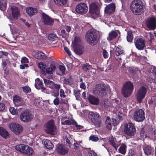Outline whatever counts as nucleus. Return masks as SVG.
<instances>
[{"label":"nucleus","mask_w":156,"mask_h":156,"mask_svg":"<svg viewBox=\"0 0 156 156\" xmlns=\"http://www.w3.org/2000/svg\"><path fill=\"white\" fill-rule=\"evenodd\" d=\"M85 38L90 44L94 45L97 44L99 40V33L94 29L90 30L87 32Z\"/></svg>","instance_id":"obj_1"},{"label":"nucleus","mask_w":156,"mask_h":156,"mask_svg":"<svg viewBox=\"0 0 156 156\" xmlns=\"http://www.w3.org/2000/svg\"><path fill=\"white\" fill-rule=\"evenodd\" d=\"M130 9L133 13L136 15L141 14L144 11V6L141 1L134 0L131 4Z\"/></svg>","instance_id":"obj_2"},{"label":"nucleus","mask_w":156,"mask_h":156,"mask_svg":"<svg viewBox=\"0 0 156 156\" xmlns=\"http://www.w3.org/2000/svg\"><path fill=\"white\" fill-rule=\"evenodd\" d=\"M44 130L46 133L50 135H54L57 134V129L53 120H50L45 123Z\"/></svg>","instance_id":"obj_3"},{"label":"nucleus","mask_w":156,"mask_h":156,"mask_svg":"<svg viewBox=\"0 0 156 156\" xmlns=\"http://www.w3.org/2000/svg\"><path fill=\"white\" fill-rule=\"evenodd\" d=\"M73 47L75 53L79 55L82 54L83 52V47L80 37H76L73 42Z\"/></svg>","instance_id":"obj_4"},{"label":"nucleus","mask_w":156,"mask_h":156,"mask_svg":"<svg viewBox=\"0 0 156 156\" xmlns=\"http://www.w3.org/2000/svg\"><path fill=\"white\" fill-rule=\"evenodd\" d=\"M133 89V86L131 82H126L123 84L122 89V94L125 97H128L132 94Z\"/></svg>","instance_id":"obj_5"},{"label":"nucleus","mask_w":156,"mask_h":156,"mask_svg":"<svg viewBox=\"0 0 156 156\" xmlns=\"http://www.w3.org/2000/svg\"><path fill=\"white\" fill-rule=\"evenodd\" d=\"M106 87L105 84H97L93 90V93L95 95L101 96L106 93Z\"/></svg>","instance_id":"obj_6"},{"label":"nucleus","mask_w":156,"mask_h":156,"mask_svg":"<svg viewBox=\"0 0 156 156\" xmlns=\"http://www.w3.org/2000/svg\"><path fill=\"white\" fill-rule=\"evenodd\" d=\"M136 131L135 126L132 123L129 122L125 124L124 132L127 135L130 136H134Z\"/></svg>","instance_id":"obj_7"},{"label":"nucleus","mask_w":156,"mask_h":156,"mask_svg":"<svg viewBox=\"0 0 156 156\" xmlns=\"http://www.w3.org/2000/svg\"><path fill=\"white\" fill-rule=\"evenodd\" d=\"M88 116L92 122L94 123L96 126H100L101 121L100 117L98 114L90 112H89Z\"/></svg>","instance_id":"obj_8"},{"label":"nucleus","mask_w":156,"mask_h":156,"mask_svg":"<svg viewBox=\"0 0 156 156\" xmlns=\"http://www.w3.org/2000/svg\"><path fill=\"white\" fill-rule=\"evenodd\" d=\"M8 126L10 129L16 135L21 133L23 129V128L22 126L15 122L10 123L9 125Z\"/></svg>","instance_id":"obj_9"},{"label":"nucleus","mask_w":156,"mask_h":156,"mask_svg":"<svg viewBox=\"0 0 156 156\" xmlns=\"http://www.w3.org/2000/svg\"><path fill=\"white\" fill-rule=\"evenodd\" d=\"M33 117L30 112L26 110L22 112L20 115V120L23 122H28L31 121Z\"/></svg>","instance_id":"obj_10"},{"label":"nucleus","mask_w":156,"mask_h":156,"mask_svg":"<svg viewBox=\"0 0 156 156\" xmlns=\"http://www.w3.org/2000/svg\"><path fill=\"white\" fill-rule=\"evenodd\" d=\"M145 113L143 110L138 109L134 113V119L135 121L138 122L142 121L145 118Z\"/></svg>","instance_id":"obj_11"},{"label":"nucleus","mask_w":156,"mask_h":156,"mask_svg":"<svg viewBox=\"0 0 156 156\" xmlns=\"http://www.w3.org/2000/svg\"><path fill=\"white\" fill-rule=\"evenodd\" d=\"M147 91V88L142 86L140 87L137 92L136 95V98L139 102H140L145 97Z\"/></svg>","instance_id":"obj_12"},{"label":"nucleus","mask_w":156,"mask_h":156,"mask_svg":"<svg viewBox=\"0 0 156 156\" xmlns=\"http://www.w3.org/2000/svg\"><path fill=\"white\" fill-rule=\"evenodd\" d=\"M90 12L93 17H98L100 14V8L96 4L92 3L90 6Z\"/></svg>","instance_id":"obj_13"},{"label":"nucleus","mask_w":156,"mask_h":156,"mask_svg":"<svg viewBox=\"0 0 156 156\" xmlns=\"http://www.w3.org/2000/svg\"><path fill=\"white\" fill-rule=\"evenodd\" d=\"M88 7L87 5L83 3H81L78 4L76 6V12L80 14H84L88 11Z\"/></svg>","instance_id":"obj_14"},{"label":"nucleus","mask_w":156,"mask_h":156,"mask_svg":"<svg viewBox=\"0 0 156 156\" xmlns=\"http://www.w3.org/2000/svg\"><path fill=\"white\" fill-rule=\"evenodd\" d=\"M41 20L42 23L45 25H51L54 22L52 18L44 13H42Z\"/></svg>","instance_id":"obj_15"},{"label":"nucleus","mask_w":156,"mask_h":156,"mask_svg":"<svg viewBox=\"0 0 156 156\" xmlns=\"http://www.w3.org/2000/svg\"><path fill=\"white\" fill-rule=\"evenodd\" d=\"M147 26L150 30H154L156 28V20L154 17L148 19L146 22Z\"/></svg>","instance_id":"obj_16"},{"label":"nucleus","mask_w":156,"mask_h":156,"mask_svg":"<svg viewBox=\"0 0 156 156\" xmlns=\"http://www.w3.org/2000/svg\"><path fill=\"white\" fill-rule=\"evenodd\" d=\"M136 48L139 50H143L145 47L144 40L142 38H138L134 43Z\"/></svg>","instance_id":"obj_17"},{"label":"nucleus","mask_w":156,"mask_h":156,"mask_svg":"<svg viewBox=\"0 0 156 156\" xmlns=\"http://www.w3.org/2000/svg\"><path fill=\"white\" fill-rule=\"evenodd\" d=\"M56 150L58 153L62 155L66 154L69 151L68 148L62 144H58Z\"/></svg>","instance_id":"obj_18"},{"label":"nucleus","mask_w":156,"mask_h":156,"mask_svg":"<svg viewBox=\"0 0 156 156\" xmlns=\"http://www.w3.org/2000/svg\"><path fill=\"white\" fill-rule=\"evenodd\" d=\"M32 54L34 57L37 59H44L48 58L44 53L39 51H34L33 52Z\"/></svg>","instance_id":"obj_19"},{"label":"nucleus","mask_w":156,"mask_h":156,"mask_svg":"<svg viewBox=\"0 0 156 156\" xmlns=\"http://www.w3.org/2000/svg\"><path fill=\"white\" fill-rule=\"evenodd\" d=\"M13 101L15 105L16 106H21L25 104L24 101L18 96H14L13 98Z\"/></svg>","instance_id":"obj_20"},{"label":"nucleus","mask_w":156,"mask_h":156,"mask_svg":"<svg viewBox=\"0 0 156 156\" xmlns=\"http://www.w3.org/2000/svg\"><path fill=\"white\" fill-rule=\"evenodd\" d=\"M89 102L91 104L98 105L99 103V100L97 98L91 95H89L88 97Z\"/></svg>","instance_id":"obj_21"},{"label":"nucleus","mask_w":156,"mask_h":156,"mask_svg":"<svg viewBox=\"0 0 156 156\" xmlns=\"http://www.w3.org/2000/svg\"><path fill=\"white\" fill-rule=\"evenodd\" d=\"M115 9V5L114 3H112L106 7L105 12L107 14H110L114 12Z\"/></svg>","instance_id":"obj_22"},{"label":"nucleus","mask_w":156,"mask_h":156,"mask_svg":"<svg viewBox=\"0 0 156 156\" xmlns=\"http://www.w3.org/2000/svg\"><path fill=\"white\" fill-rule=\"evenodd\" d=\"M118 31L115 30H112L109 33L108 36L107 37V40L110 41L115 38L118 35Z\"/></svg>","instance_id":"obj_23"},{"label":"nucleus","mask_w":156,"mask_h":156,"mask_svg":"<svg viewBox=\"0 0 156 156\" xmlns=\"http://www.w3.org/2000/svg\"><path fill=\"white\" fill-rule=\"evenodd\" d=\"M12 14L14 18H17L19 15L20 12L17 8L14 6L11 7Z\"/></svg>","instance_id":"obj_24"},{"label":"nucleus","mask_w":156,"mask_h":156,"mask_svg":"<svg viewBox=\"0 0 156 156\" xmlns=\"http://www.w3.org/2000/svg\"><path fill=\"white\" fill-rule=\"evenodd\" d=\"M26 11L29 16H31L37 13V9L36 8L28 7L26 9Z\"/></svg>","instance_id":"obj_25"},{"label":"nucleus","mask_w":156,"mask_h":156,"mask_svg":"<svg viewBox=\"0 0 156 156\" xmlns=\"http://www.w3.org/2000/svg\"><path fill=\"white\" fill-rule=\"evenodd\" d=\"M23 153L30 155H32L33 153V150L28 145H25Z\"/></svg>","instance_id":"obj_26"},{"label":"nucleus","mask_w":156,"mask_h":156,"mask_svg":"<svg viewBox=\"0 0 156 156\" xmlns=\"http://www.w3.org/2000/svg\"><path fill=\"white\" fill-rule=\"evenodd\" d=\"M35 85L38 89H41L42 90H45V88L43 86L42 82L38 78L36 79Z\"/></svg>","instance_id":"obj_27"},{"label":"nucleus","mask_w":156,"mask_h":156,"mask_svg":"<svg viewBox=\"0 0 156 156\" xmlns=\"http://www.w3.org/2000/svg\"><path fill=\"white\" fill-rule=\"evenodd\" d=\"M9 133L5 129L2 127H0V135L3 137L6 138L9 136Z\"/></svg>","instance_id":"obj_28"},{"label":"nucleus","mask_w":156,"mask_h":156,"mask_svg":"<svg viewBox=\"0 0 156 156\" xmlns=\"http://www.w3.org/2000/svg\"><path fill=\"white\" fill-rule=\"evenodd\" d=\"M109 143L116 150H117V148L118 147V144L115 138L113 137V136H112L109 138Z\"/></svg>","instance_id":"obj_29"},{"label":"nucleus","mask_w":156,"mask_h":156,"mask_svg":"<svg viewBox=\"0 0 156 156\" xmlns=\"http://www.w3.org/2000/svg\"><path fill=\"white\" fill-rule=\"evenodd\" d=\"M7 3V0H0V9L2 11L5 10Z\"/></svg>","instance_id":"obj_30"},{"label":"nucleus","mask_w":156,"mask_h":156,"mask_svg":"<svg viewBox=\"0 0 156 156\" xmlns=\"http://www.w3.org/2000/svg\"><path fill=\"white\" fill-rule=\"evenodd\" d=\"M44 146L48 149H51L54 147L53 144L48 140H45L44 142Z\"/></svg>","instance_id":"obj_31"},{"label":"nucleus","mask_w":156,"mask_h":156,"mask_svg":"<svg viewBox=\"0 0 156 156\" xmlns=\"http://www.w3.org/2000/svg\"><path fill=\"white\" fill-rule=\"evenodd\" d=\"M143 150L145 154L148 155L151 154L152 148L150 146H147L144 147Z\"/></svg>","instance_id":"obj_32"},{"label":"nucleus","mask_w":156,"mask_h":156,"mask_svg":"<svg viewBox=\"0 0 156 156\" xmlns=\"http://www.w3.org/2000/svg\"><path fill=\"white\" fill-rule=\"evenodd\" d=\"M48 87L51 89L55 88L57 90H58L60 88L61 86L59 84L55 83L54 82L52 81V82H51V83H50V85H49Z\"/></svg>","instance_id":"obj_33"},{"label":"nucleus","mask_w":156,"mask_h":156,"mask_svg":"<svg viewBox=\"0 0 156 156\" xmlns=\"http://www.w3.org/2000/svg\"><path fill=\"white\" fill-rule=\"evenodd\" d=\"M54 1L57 5L62 6L66 3L67 0H54Z\"/></svg>","instance_id":"obj_34"},{"label":"nucleus","mask_w":156,"mask_h":156,"mask_svg":"<svg viewBox=\"0 0 156 156\" xmlns=\"http://www.w3.org/2000/svg\"><path fill=\"white\" fill-rule=\"evenodd\" d=\"M126 146L125 145L122 144L121 145L118 150L119 152L123 154H124L126 153Z\"/></svg>","instance_id":"obj_35"},{"label":"nucleus","mask_w":156,"mask_h":156,"mask_svg":"<svg viewBox=\"0 0 156 156\" xmlns=\"http://www.w3.org/2000/svg\"><path fill=\"white\" fill-rule=\"evenodd\" d=\"M55 69V66L53 65L50 66V67L47 69L45 70L46 73L50 74H52L53 72Z\"/></svg>","instance_id":"obj_36"},{"label":"nucleus","mask_w":156,"mask_h":156,"mask_svg":"<svg viewBox=\"0 0 156 156\" xmlns=\"http://www.w3.org/2000/svg\"><path fill=\"white\" fill-rule=\"evenodd\" d=\"M25 145L23 144L17 145L15 147V149L16 150L23 153Z\"/></svg>","instance_id":"obj_37"},{"label":"nucleus","mask_w":156,"mask_h":156,"mask_svg":"<svg viewBox=\"0 0 156 156\" xmlns=\"http://www.w3.org/2000/svg\"><path fill=\"white\" fill-rule=\"evenodd\" d=\"M105 123L107 128L109 129H111L112 128L111 121L109 119V117H107L105 121Z\"/></svg>","instance_id":"obj_38"},{"label":"nucleus","mask_w":156,"mask_h":156,"mask_svg":"<svg viewBox=\"0 0 156 156\" xmlns=\"http://www.w3.org/2000/svg\"><path fill=\"white\" fill-rule=\"evenodd\" d=\"M38 67L42 70L44 72L46 67L45 64L42 62H41L38 63Z\"/></svg>","instance_id":"obj_39"},{"label":"nucleus","mask_w":156,"mask_h":156,"mask_svg":"<svg viewBox=\"0 0 156 156\" xmlns=\"http://www.w3.org/2000/svg\"><path fill=\"white\" fill-rule=\"evenodd\" d=\"M133 36L131 31H129L127 33V39L128 42H131L133 39Z\"/></svg>","instance_id":"obj_40"},{"label":"nucleus","mask_w":156,"mask_h":156,"mask_svg":"<svg viewBox=\"0 0 156 156\" xmlns=\"http://www.w3.org/2000/svg\"><path fill=\"white\" fill-rule=\"evenodd\" d=\"M123 51L120 46L116 48L115 53L116 55L119 56L123 53Z\"/></svg>","instance_id":"obj_41"},{"label":"nucleus","mask_w":156,"mask_h":156,"mask_svg":"<svg viewBox=\"0 0 156 156\" xmlns=\"http://www.w3.org/2000/svg\"><path fill=\"white\" fill-rule=\"evenodd\" d=\"M48 38L50 40L54 41L55 39L57 38L58 37L56 34H51L48 35Z\"/></svg>","instance_id":"obj_42"},{"label":"nucleus","mask_w":156,"mask_h":156,"mask_svg":"<svg viewBox=\"0 0 156 156\" xmlns=\"http://www.w3.org/2000/svg\"><path fill=\"white\" fill-rule=\"evenodd\" d=\"M10 113L13 115H17L18 114V110L13 107H11L9 109Z\"/></svg>","instance_id":"obj_43"},{"label":"nucleus","mask_w":156,"mask_h":156,"mask_svg":"<svg viewBox=\"0 0 156 156\" xmlns=\"http://www.w3.org/2000/svg\"><path fill=\"white\" fill-rule=\"evenodd\" d=\"M152 34L151 32L147 33L146 35V37L147 38L149 41H151L153 39L152 37Z\"/></svg>","instance_id":"obj_44"},{"label":"nucleus","mask_w":156,"mask_h":156,"mask_svg":"<svg viewBox=\"0 0 156 156\" xmlns=\"http://www.w3.org/2000/svg\"><path fill=\"white\" fill-rule=\"evenodd\" d=\"M74 93L76 99L78 100L79 99L80 94L79 91L77 90H74Z\"/></svg>","instance_id":"obj_45"},{"label":"nucleus","mask_w":156,"mask_h":156,"mask_svg":"<svg viewBox=\"0 0 156 156\" xmlns=\"http://www.w3.org/2000/svg\"><path fill=\"white\" fill-rule=\"evenodd\" d=\"M90 139L91 140L94 141H97L99 140L98 137L93 135L90 136Z\"/></svg>","instance_id":"obj_46"},{"label":"nucleus","mask_w":156,"mask_h":156,"mask_svg":"<svg viewBox=\"0 0 156 156\" xmlns=\"http://www.w3.org/2000/svg\"><path fill=\"white\" fill-rule=\"evenodd\" d=\"M21 62L22 64H27L29 62L28 59L25 57H23L21 59Z\"/></svg>","instance_id":"obj_47"},{"label":"nucleus","mask_w":156,"mask_h":156,"mask_svg":"<svg viewBox=\"0 0 156 156\" xmlns=\"http://www.w3.org/2000/svg\"><path fill=\"white\" fill-rule=\"evenodd\" d=\"M90 66L89 65L87 64H84L83 66H82L83 69L85 71H87L89 69V68H90Z\"/></svg>","instance_id":"obj_48"},{"label":"nucleus","mask_w":156,"mask_h":156,"mask_svg":"<svg viewBox=\"0 0 156 156\" xmlns=\"http://www.w3.org/2000/svg\"><path fill=\"white\" fill-rule=\"evenodd\" d=\"M40 99H36L34 101V103L36 106L39 107L40 105Z\"/></svg>","instance_id":"obj_49"},{"label":"nucleus","mask_w":156,"mask_h":156,"mask_svg":"<svg viewBox=\"0 0 156 156\" xmlns=\"http://www.w3.org/2000/svg\"><path fill=\"white\" fill-rule=\"evenodd\" d=\"M61 36L63 37H67L68 36L69 34L66 33V31L65 30H62L61 31Z\"/></svg>","instance_id":"obj_50"},{"label":"nucleus","mask_w":156,"mask_h":156,"mask_svg":"<svg viewBox=\"0 0 156 156\" xmlns=\"http://www.w3.org/2000/svg\"><path fill=\"white\" fill-rule=\"evenodd\" d=\"M23 90L26 93H28L30 92L31 91L29 87H23Z\"/></svg>","instance_id":"obj_51"},{"label":"nucleus","mask_w":156,"mask_h":156,"mask_svg":"<svg viewBox=\"0 0 156 156\" xmlns=\"http://www.w3.org/2000/svg\"><path fill=\"white\" fill-rule=\"evenodd\" d=\"M102 55L105 58H107L108 57V52L105 50H102Z\"/></svg>","instance_id":"obj_52"},{"label":"nucleus","mask_w":156,"mask_h":156,"mask_svg":"<svg viewBox=\"0 0 156 156\" xmlns=\"http://www.w3.org/2000/svg\"><path fill=\"white\" fill-rule=\"evenodd\" d=\"M8 54L7 52L0 51V58H2L4 55L6 56Z\"/></svg>","instance_id":"obj_53"},{"label":"nucleus","mask_w":156,"mask_h":156,"mask_svg":"<svg viewBox=\"0 0 156 156\" xmlns=\"http://www.w3.org/2000/svg\"><path fill=\"white\" fill-rule=\"evenodd\" d=\"M44 81L45 84L48 87H49V85H50L51 82H52V81L47 79H44Z\"/></svg>","instance_id":"obj_54"},{"label":"nucleus","mask_w":156,"mask_h":156,"mask_svg":"<svg viewBox=\"0 0 156 156\" xmlns=\"http://www.w3.org/2000/svg\"><path fill=\"white\" fill-rule=\"evenodd\" d=\"M60 95L61 98H65L66 95L65 94L64 90L62 89H61L60 91Z\"/></svg>","instance_id":"obj_55"},{"label":"nucleus","mask_w":156,"mask_h":156,"mask_svg":"<svg viewBox=\"0 0 156 156\" xmlns=\"http://www.w3.org/2000/svg\"><path fill=\"white\" fill-rule=\"evenodd\" d=\"M59 69L61 71L62 73L63 74L65 73V68L63 66L60 65L59 66Z\"/></svg>","instance_id":"obj_56"},{"label":"nucleus","mask_w":156,"mask_h":156,"mask_svg":"<svg viewBox=\"0 0 156 156\" xmlns=\"http://www.w3.org/2000/svg\"><path fill=\"white\" fill-rule=\"evenodd\" d=\"M72 122L69 120H66L63 122H62V124L63 125H70L72 124Z\"/></svg>","instance_id":"obj_57"},{"label":"nucleus","mask_w":156,"mask_h":156,"mask_svg":"<svg viewBox=\"0 0 156 156\" xmlns=\"http://www.w3.org/2000/svg\"><path fill=\"white\" fill-rule=\"evenodd\" d=\"M59 103V98H56L53 101L54 104L55 105H58Z\"/></svg>","instance_id":"obj_58"},{"label":"nucleus","mask_w":156,"mask_h":156,"mask_svg":"<svg viewBox=\"0 0 156 156\" xmlns=\"http://www.w3.org/2000/svg\"><path fill=\"white\" fill-rule=\"evenodd\" d=\"M64 50L67 53L68 55H71V52L69 49L67 47H64Z\"/></svg>","instance_id":"obj_59"},{"label":"nucleus","mask_w":156,"mask_h":156,"mask_svg":"<svg viewBox=\"0 0 156 156\" xmlns=\"http://www.w3.org/2000/svg\"><path fill=\"white\" fill-rule=\"evenodd\" d=\"M79 146V144L76 141V142L74 143L73 144L75 150H77L78 149Z\"/></svg>","instance_id":"obj_60"},{"label":"nucleus","mask_w":156,"mask_h":156,"mask_svg":"<svg viewBox=\"0 0 156 156\" xmlns=\"http://www.w3.org/2000/svg\"><path fill=\"white\" fill-rule=\"evenodd\" d=\"M28 66V65L27 64H23L20 65V67L21 69H24L25 68L27 67Z\"/></svg>","instance_id":"obj_61"},{"label":"nucleus","mask_w":156,"mask_h":156,"mask_svg":"<svg viewBox=\"0 0 156 156\" xmlns=\"http://www.w3.org/2000/svg\"><path fill=\"white\" fill-rule=\"evenodd\" d=\"M5 109L4 104L2 103H0V111H2Z\"/></svg>","instance_id":"obj_62"},{"label":"nucleus","mask_w":156,"mask_h":156,"mask_svg":"<svg viewBox=\"0 0 156 156\" xmlns=\"http://www.w3.org/2000/svg\"><path fill=\"white\" fill-rule=\"evenodd\" d=\"M74 125L75 126L76 128L79 130L82 129L83 128V127L82 126L78 125L77 124L76 122L74 123Z\"/></svg>","instance_id":"obj_63"},{"label":"nucleus","mask_w":156,"mask_h":156,"mask_svg":"<svg viewBox=\"0 0 156 156\" xmlns=\"http://www.w3.org/2000/svg\"><path fill=\"white\" fill-rule=\"evenodd\" d=\"M129 154V156H134V152L132 150H130Z\"/></svg>","instance_id":"obj_64"}]
</instances>
